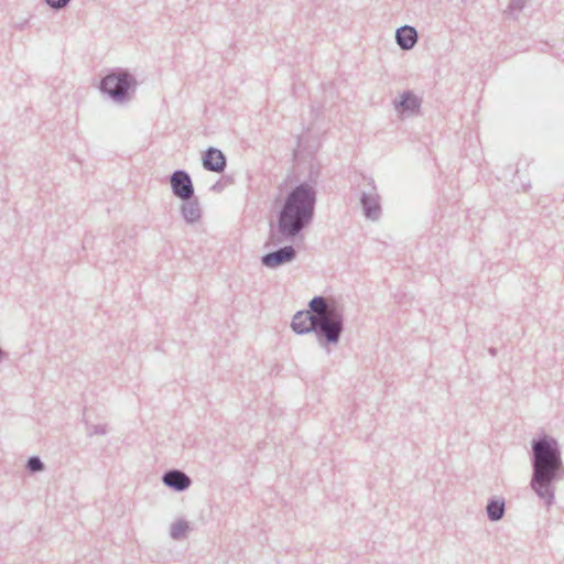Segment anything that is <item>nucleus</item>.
Segmentation results:
<instances>
[{"label": "nucleus", "mask_w": 564, "mask_h": 564, "mask_svg": "<svg viewBox=\"0 0 564 564\" xmlns=\"http://www.w3.org/2000/svg\"><path fill=\"white\" fill-rule=\"evenodd\" d=\"M314 197L310 187L299 186L286 198L279 218V230L295 236L311 218Z\"/></svg>", "instance_id": "nucleus-1"}, {"label": "nucleus", "mask_w": 564, "mask_h": 564, "mask_svg": "<svg viewBox=\"0 0 564 564\" xmlns=\"http://www.w3.org/2000/svg\"><path fill=\"white\" fill-rule=\"evenodd\" d=\"M534 451V476L533 488L541 497L550 496L549 486L560 468L558 453L555 442L542 440L533 446Z\"/></svg>", "instance_id": "nucleus-2"}, {"label": "nucleus", "mask_w": 564, "mask_h": 564, "mask_svg": "<svg viewBox=\"0 0 564 564\" xmlns=\"http://www.w3.org/2000/svg\"><path fill=\"white\" fill-rule=\"evenodd\" d=\"M310 307L316 314L314 316L318 321L319 333H322L328 341H337L341 330V317L334 308H329L325 299L314 297Z\"/></svg>", "instance_id": "nucleus-3"}, {"label": "nucleus", "mask_w": 564, "mask_h": 564, "mask_svg": "<svg viewBox=\"0 0 564 564\" xmlns=\"http://www.w3.org/2000/svg\"><path fill=\"white\" fill-rule=\"evenodd\" d=\"M129 87L130 80L127 74L108 75L101 82V89L115 98H122Z\"/></svg>", "instance_id": "nucleus-4"}, {"label": "nucleus", "mask_w": 564, "mask_h": 564, "mask_svg": "<svg viewBox=\"0 0 564 564\" xmlns=\"http://www.w3.org/2000/svg\"><path fill=\"white\" fill-rule=\"evenodd\" d=\"M173 192L176 196L187 199L193 194V187L189 176L184 172H175L171 178Z\"/></svg>", "instance_id": "nucleus-5"}, {"label": "nucleus", "mask_w": 564, "mask_h": 564, "mask_svg": "<svg viewBox=\"0 0 564 564\" xmlns=\"http://www.w3.org/2000/svg\"><path fill=\"white\" fill-rule=\"evenodd\" d=\"M294 332L302 334L314 329L319 332L318 321L310 312H299L292 321Z\"/></svg>", "instance_id": "nucleus-6"}, {"label": "nucleus", "mask_w": 564, "mask_h": 564, "mask_svg": "<svg viewBox=\"0 0 564 564\" xmlns=\"http://www.w3.org/2000/svg\"><path fill=\"white\" fill-rule=\"evenodd\" d=\"M295 257L293 247H284L275 252L268 253L262 258V263L269 268H275L290 262Z\"/></svg>", "instance_id": "nucleus-7"}, {"label": "nucleus", "mask_w": 564, "mask_h": 564, "mask_svg": "<svg viewBox=\"0 0 564 564\" xmlns=\"http://www.w3.org/2000/svg\"><path fill=\"white\" fill-rule=\"evenodd\" d=\"M203 165L206 170L221 172L226 165V159L221 151L209 149L203 158Z\"/></svg>", "instance_id": "nucleus-8"}, {"label": "nucleus", "mask_w": 564, "mask_h": 564, "mask_svg": "<svg viewBox=\"0 0 564 564\" xmlns=\"http://www.w3.org/2000/svg\"><path fill=\"white\" fill-rule=\"evenodd\" d=\"M416 31L410 26H403L397 31V41L402 48H411L416 42Z\"/></svg>", "instance_id": "nucleus-9"}, {"label": "nucleus", "mask_w": 564, "mask_h": 564, "mask_svg": "<svg viewBox=\"0 0 564 564\" xmlns=\"http://www.w3.org/2000/svg\"><path fill=\"white\" fill-rule=\"evenodd\" d=\"M164 482L177 490L187 488L191 484L189 478L181 471H170L164 476Z\"/></svg>", "instance_id": "nucleus-10"}, {"label": "nucleus", "mask_w": 564, "mask_h": 564, "mask_svg": "<svg viewBox=\"0 0 564 564\" xmlns=\"http://www.w3.org/2000/svg\"><path fill=\"white\" fill-rule=\"evenodd\" d=\"M420 108V102L416 97H414L412 94H404L401 97V100L398 105V109L401 115L403 113H412L414 111H417Z\"/></svg>", "instance_id": "nucleus-11"}, {"label": "nucleus", "mask_w": 564, "mask_h": 564, "mask_svg": "<svg viewBox=\"0 0 564 564\" xmlns=\"http://www.w3.org/2000/svg\"><path fill=\"white\" fill-rule=\"evenodd\" d=\"M487 512L491 520H499L505 512V503L502 500H492L487 506Z\"/></svg>", "instance_id": "nucleus-12"}, {"label": "nucleus", "mask_w": 564, "mask_h": 564, "mask_svg": "<svg viewBox=\"0 0 564 564\" xmlns=\"http://www.w3.org/2000/svg\"><path fill=\"white\" fill-rule=\"evenodd\" d=\"M362 203L367 210V215L369 217H376L377 212H378V206L375 203H373V207L371 205H368L369 204L368 199H364Z\"/></svg>", "instance_id": "nucleus-13"}, {"label": "nucleus", "mask_w": 564, "mask_h": 564, "mask_svg": "<svg viewBox=\"0 0 564 564\" xmlns=\"http://www.w3.org/2000/svg\"><path fill=\"white\" fill-rule=\"evenodd\" d=\"M30 470L37 471L42 469V463L39 458H31L28 463Z\"/></svg>", "instance_id": "nucleus-14"}, {"label": "nucleus", "mask_w": 564, "mask_h": 564, "mask_svg": "<svg viewBox=\"0 0 564 564\" xmlns=\"http://www.w3.org/2000/svg\"><path fill=\"white\" fill-rule=\"evenodd\" d=\"M185 531H186V525L183 523H178V524L174 525L172 535L174 538H180Z\"/></svg>", "instance_id": "nucleus-15"}, {"label": "nucleus", "mask_w": 564, "mask_h": 564, "mask_svg": "<svg viewBox=\"0 0 564 564\" xmlns=\"http://www.w3.org/2000/svg\"><path fill=\"white\" fill-rule=\"evenodd\" d=\"M47 3L51 6V7H54V8H62L64 7L69 0H46Z\"/></svg>", "instance_id": "nucleus-16"}]
</instances>
